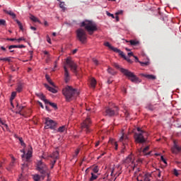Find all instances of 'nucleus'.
I'll return each instance as SVG.
<instances>
[{
  "label": "nucleus",
  "instance_id": "obj_32",
  "mask_svg": "<svg viewBox=\"0 0 181 181\" xmlns=\"http://www.w3.org/2000/svg\"><path fill=\"white\" fill-rule=\"evenodd\" d=\"M16 22L17 25H18L21 30H23V26L22 25V23H21V21H19V20H16Z\"/></svg>",
  "mask_w": 181,
  "mask_h": 181
},
{
  "label": "nucleus",
  "instance_id": "obj_60",
  "mask_svg": "<svg viewBox=\"0 0 181 181\" xmlns=\"http://www.w3.org/2000/svg\"><path fill=\"white\" fill-rule=\"evenodd\" d=\"M161 160L163 161L164 163H166V160L164 159L163 156H161Z\"/></svg>",
  "mask_w": 181,
  "mask_h": 181
},
{
  "label": "nucleus",
  "instance_id": "obj_55",
  "mask_svg": "<svg viewBox=\"0 0 181 181\" xmlns=\"http://www.w3.org/2000/svg\"><path fill=\"white\" fill-rule=\"evenodd\" d=\"M23 108H25L23 106H19L18 110L22 112V110H23Z\"/></svg>",
  "mask_w": 181,
  "mask_h": 181
},
{
  "label": "nucleus",
  "instance_id": "obj_41",
  "mask_svg": "<svg viewBox=\"0 0 181 181\" xmlns=\"http://www.w3.org/2000/svg\"><path fill=\"white\" fill-rule=\"evenodd\" d=\"M106 15H107V16H111V18H112V19L115 18V16H114V14H112L111 13L106 11Z\"/></svg>",
  "mask_w": 181,
  "mask_h": 181
},
{
  "label": "nucleus",
  "instance_id": "obj_62",
  "mask_svg": "<svg viewBox=\"0 0 181 181\" xmlns=\"http://www.w3.org/2000/svg\"><path fill=\"white\" fill-rule=\"evenodd\" d=\"M50 60V54H48V56L47 57V62Z\"/></svg>",
  "mask_w": 181,
  "mask_h": 181
},
{
  "label": "nucleus",
  "instance_id": "obj_19",
  "mask_svg": "<svg viewBox=\"0 0 181 181\" xmlns=\"http://www.w3.org/2000/svg\"><path fill=\"white\" fill-rule=\"evenodd\" d=\"M127 43H130L131 46H138L139 41L135 40H131L130 41L126 40Z\"/></svg>",
  "mask_w": 181,
  "mask_h": 181
},
{
  "label": "nucleus",
  "instance_id": "obj_42",
  "mask_svg": "<svg viewBox=\"0 0 181 181\" xmlns=\"http://www.w3.org/2000/svg\"><path fill=\"white\" fill-rule=\"evenodd\" d=\"M3 62H11V57H6L1 59Z\"/></svg>",
  "mask_w": 181,
  "mask_h": 181
},
{
  "label": "nucleus",
  "instance_id": "obj_35",
  "mask_svg": "<svg viewBox=\"0 0 181 181\" xmlns=\"http://www.w3.org/2000/svg\"><path fill=\"white\" fill-rule=\"evenodd\" d=\"M30 19L33 21V22H39V19L35 17V16H31Z\"/></svg>",
  "mask_w": 181,
  "mask_h": 181
},
{
  "label": "nucleus",
  "instance_id": "obj_13",
  "mask_svg": "<svg viewBox=\"0 0 181 181\" xmlns=\"http://www.w3.org/2000/svg\"><path fill=\"white\" fill-rule=\"evenodd\" d=\"M124 163H127V165H134V156L130 154L125 160Z\"/></svg>",
  "mask_w": 181,
  "mask_h": 181
},
{
  "label": "nucleus",
  "instance_id": "obj_12",
  "mask_svg": "<svg viewBox=\"0 0 181 181\" xmlns=\"http://www.w3.org/2000/svg\"><path fill=\"white\" fill-rule=\"evenodd\" d=\"M64 80L65 83H67L68 81H70V73L69 72V69H67V66H64Z\"/></svg>",
  "mask_w": 181,
  "mask_h": 181
},
{
  "label": "nucleus",
  "instance_id": "obj_45",
  "mask_svg": "<svg viewBox=\"0 0 181 181\" xmlns=\"http://www.w3.org/2000/svg\"><path fill=\"white\" fill-rule=\"evenodd\" d=\"M56 163V160H51V169H53L54 168V164Z\"/></svg>",
  "mask_w": 181,
  "mask_h": 181
},
{
  "label": "nucleus",
  "instance_id": "obj_21",
  "mask_svg": "<svg viewBox=\"0 0 181 181\" xmlns=\"http://www.w3.org/2000/svg\"><path fill=\"white\" fill-rule=\"evenodd\" d=\"M143 77H145L146 78H148V80H156V76L151 74H141Z\"/></svg>",
  "mask_w": 181,
  "mask_h": 181
},
{
  "label": "nucleus",
  "instance_id": "obj_1",
  "mask_svg": "<svg viewBox=\"0 0 181 181\" xmlns=\"http://www.w3.org/2000/svg\"><path fill=\"white\" fill-rule=\"evenodd\" d=\"M137 132H134V138L136 144H145L146 142V137L148 136V133L142 130L140 127H137Z\"/></svg>",
  "mask_w": 181,
  "mask_h": 181
},
{
  "label": "nucleus",
  "instance_id": "obj_27",
  "mask_svg": "<svg viewBox=\"0 0 181 181\" xmlns=\"http://www.w3.org/2000/svg\"><path fill=\"white\" fill-rule=\"evenodd\" d=\"M22 90H23V85L22 84H18L17 88H16V90L18 93H21L22 92Z\"/></svg>",
  "mask_w": 181,
  "mask_h": 181
},
{
  "label": "nucleus",
  "instance_id": "obj_61",
  "mask_svg": "<svg viewBox=\"0 0 181 181\" xmlns=\"http://www.w3.org/2000/svg\"><path fill=\"white\" fill-rule=\"evenodd\" d=\"M77 49H74L72 52L73 54H76V53H77Z\"/></svg>",
  "mask_w": 181,
  "mask_h": 181
},
{
  "label": "nucleus",
  "instance_id": "obj_7",
  "mask_svg": "<svg viewBox=\"0 0 181 181\" xmlns=\"http://www.w3.org/2000/svg\"><path fill=\"white\" fill-rule=\"evenodd\" d=\"M76 36L81 43H84L87 40V33L83 28H79L76 30Z\"/></svg>",
  "mask_w": 181,
  "mask_h": 181
},
{
  "label": "nucleus",
  "instance_id": "obj_33",
  "mask_svg": "<svg viewBox=\"0 0 181 181\" xmlns=\"http://www.w3.org/2000/svg\"><path fill=\"white\" fill-rule=\"evenodd\" d=\"M107 72L109 73V74H112V76H114L115 74V71H114V69L111 68L107 69Z\"/></svg>",
  "mask_w": 181,
  "mask_h": 181
},
{
  "label": "nucleus",
  "instance_id": "obj_37",
  "mask_svg": "<svg viewBox=\"0 0 181 181\" xmlns=\"http://www.w3.org/2000/svg\"><path fill=\"white\" fill-rule=\"evenodd\" d=\"M4 125L5 127V128L6 129H8V124H5L4 122H2V120H1V118H0V127Z\"/></svg>",
  "mask_w": 181,
  "mask_h": 181
},
{
  "label": "nucleus",
  "instance_id": "obj_53",
  "mask_svg": "<svg viewBox=\"0 0 181 181\" xmlns=\"http://www.w3.org/2000/svg\"><path fill=\"white\" fill-rule=\"evenodd\" d=\"M47 42L49 44H52V40L49 37H47Z\"/></svg>",
  "mask_w": 181,
  "mask_h": 181
},
{
  "label": "nucleus",
  "instance_id": "obj_16",
  "mask_svg": "<svg viewBox=\"0 0 181 181\" xmlns=\"http://www.w3.org/2000/svg\"><path fill=\"white\" fill-rule=\"evenodd\" d=\"M44 86H45V88H47V90H48V91L53 93V94H56V93H57V90H56L54 88L50 87L47 83H45Z\"/></svg>",
  "mask_w": 181,
  "mask_h": 181
},
{
  "label": "nucleus",
  "instance_id": "obj_23",
  "mask_svg": "<svg viewBox=\"0 0 181 181\" xmlns=\"http://www.w3.org/2000/svg\"><path fill=\"white\" fill-rule=\"evenodd\" d=\"M119 141L122 142L123 145H125L126 142H128V136H122L119 139Z\"/></svg>",
  "mask_w": 181,
  "mask_h": 181
},
{
  "label": "nucleus",
  "instance_id": "obj_59",
  "mask_svg": "<svg viewBox=\"0 0 181 181\" xmlns=\"http://www.w3.org/2000/svg\"><path fill=\"white\" fill-rule=\"evenodd\" d=\"M128 56L130 57V56H133V57H134V53L133 52H129L128 53Z\"/></svg>",
  "mask_w": 181,
  "mask_h": 181
},
{
  "label": "nucleus",
  "instance_id": "obj_64",
  "mask_svg": "<svg viewBox=\"0 0 181 181\" xmlns=\"http://www.w3.org/2000/svg\"><path fill=\"white\" fill-rule=\"evenodd\" d=\"M144 181H151V180H149L148 177H146V178L144 179Z\"/></svg>",
  "mask_w": 181,
  "mask_h": 181
},
{
  "label": "nucleus",
  "instance_id": "obj_58",
  "mask_svg": "<svg viewBox=\"0 0 181 181\" xmlns=\"http://www.w3.org/2000/svg\"><path fill=\"white\" fill-rule=\"evenodd\" d=\"M45 78L47 81L48 80H50V76H49V75H45Z\"/></svg>",
  "mask_w": 181,
  "mask_h": 181
},
{
  "label": "nucleus",
  "instance_id": "obj_9",
  "mask_svg": "<svg viewBox=\"0 0 181 181\" xmlns=\"http://www.w3.org/2000/svg\"><path fill=\"white\" fill-rule=\"evenodd\" d=\"M105 115L108 117H114V115H118V107H107L105 110Z\"/></svg>",
  "mask_w": 181,
  "mask_h": 181
},
{
  "label": "nucleus",
  "instance_id": "obj_40",
  "mask_svg": "<svg viewBox=\"0 0 181 181\" xmlns=\"http://www.w3.org/2000/svg\"><path fill=\"white\" fill-rule=\"evenodd\" d=\"M148 151H149V146H147L146 148H144L142 151L143 153H146V152H148Z\"/></svg>",
  "mask_w": 181,
  "mask_h": 181
},
{
  "label": "nucleus",
  "instance_id": "obj_63",
  "mask_svg": "<svg viewBox=\"0 0 181 181\" xmlns=\"http://www.w3.org/2000/svg\"><path fill=\"white\" fill-rule=\"evenodd\" d=\"M30 29H31L32 30H36V28H35V27H33V26H31V27H30Z\"/></svg>",
  "mask_w": 181,
  "mask_h": 181
},
{
  "label": "nucleus",
  "instance_id": "obj_39",
  "mask_svg": "<svg viewBox=\"0 0 181 181\" xmlns=\"http://www.w3.org/2000/svg\"><path fill=\"white\" fill-rule=\"evenodd\" d=\"M25 176V173L22 172V173L21 174V176L18 178V181H22L23 180V177Z\"/></svg>",
  "mask_w": 181,
  "mask_h": 181
},
{
  "label": "nucleus",
  "instance_id": "obj_4",
  "mask_svg": "<svg viewBox=\"0 0 181 181\" xmlns=\"http://www.w3.org/2000/svg\"><path fill=\"white\" fill-rule=\"evenodd\" d=\"M120 71L126 76V77H128L129 80L132 81V83H141L139 78L129 70L122 68L120 69Z\"/></svg>",
  "mask_w": 181,
  "mask_h": 181
},
{
  "label": "nucleus",
  "instance_id": "obj_46",
  "mask_svg": "<svg viewBox=\"0 0 181 181\" xmlns=\"http://www.w3.org/2000/svg\"><path fill=\"white\" fill-rule=\"evenodd\" d=\"M78 153H80V150L76 149V151H75V154L74 155V158H76L77 155H78Z\"/></svg>",
  "mask_w": 181,
  "mask_h": 181
},
{
  "label": "nucleus",
  "instance_id": "obj_26",
  "mask_svg": "<svg viewBox=\"0 0 181 181\" xmlns=\"http://www.w3.org/2000/svg\"><path fill=\"white\" fill-rule=\"evenodd\" d=\"M110 144H115V149L117 151V149H118V144L116 143L115 141H114V139H110L109 141Z\"/></svg>",
  "mask_w": 181,
  "mask_h": 181
},
{
  "label": "nucleus",
  "instance_id": "obj_24",
  "mask_svg": "<svg viewBox=\"0 0 181 181\" xmlns=\"http://www.w3.org/2000/svg\"><path fill=\"white\" fill-rule=\"evenodd\" d=\"M96 84H97V81H95V78H92L90 79V87H91L92 88H95Z\"/></svg>",
  "mask_w": 181,
  "mask_h": 181
},
{
  "label": "nucleus",
  "instance_id": "obj_20",
  "mask_svg": "<svg viewBox=\"0 0 181 181\" xmlns=\"http://www.w3.org/2000/svg\"><path fill=\"white\" fill-rule=\"evenodd\" d=\"M65 131H67V126L64 125V126L59 127L57 129V132H60V134H62V132H65Z\"/></svg>",
  "mask_w": 181,
  "mask_h": 181
},
{
  "label": "nucleus",
  "instance_id": "obj_30",
  "mask_svg": "<svg viewBox=\"0 0 181 181\" xmlns=\"http://www.w3.org/2000/svg\"><path fill=\"white\" fill-rule=\"evenodd\" d=\"M33 179L35 181H40V175H33Z\"/></svg>",
  "mask_w": 181,
  "mask_h": 181
},
{
  "label": "nucleus",
  "instance_id": "obj_18",
  "mask_svg": "<svg viewBox=\"0 0 181 181\" xmlns=\"http://www.w3.org/2000/svg\"><path fill=\"white\" fill-rule=\"evenodd\" d=\"M114 52L115 53H118L121 57H122L124 59H127V57L125 56V54H124V52L121 51V49H118V48H116Z\"/></svg>",
  "mask_w": 181,
  "mask_h": 181
},
{
  "label": "nucleus",
  "instance_id": "obj_49",
  "mask_svg": "<svg viewBox=\"0 0 181 181\" xmlns=\"http://www.w3.org/2000/svg\"><path fill=\"white\" fill-rule=\"evenodd\" d=\"M140 63V64H141V66H148V62H139Z\"/></svg>",
  "mask_w": 181,
  "mask_h": 181
},
{
  "label": "nucleus",
  "instance_id": "obj_3",
  "mask_svg": "<svg viewBox=\"0 0 181 181\" xmlns=\"http://www.w3.org/2000/svg\"><path fill=\"white\" fill-rule=\"evenodd\" d=\"M81 26L84 28L90 35H93L97 30V24L93 21L85 20L81 23Z\"/></svg>",
  "mask_w": 181,
  "mask_h": 181
},
{
  "label": "nucleus",
  "instance_id": "obj_11",
  "mask_svg": "<svg viewBox=\"0 0 181 181\" xmlns=\"http://www.w3.org/2000/svg\"><path fill=\"white\" fill-rule=\"evenodd\" d=\"M171 151L173 153H175V155H177L179 153V152L181 151V147L177 146V144H176V141H174V146L171 148Z\"/></svg>",
  "mask_w": 181,
  "mask_h": 181
},
{
  "label": "nucleus",
  "instance_id": "obj_48",
  "mask_svg": "<svg viewBox=\"0 0 181 181\" xmlns=\"http://www.w3.org/2000/svg\"><path fill=\"white\" fill-rule=\"evenodd\" d=\"M173 173L175 176H179V173L177 172V170L175 169Z\"/></svg>",
  "mask_w": 181,
  "mask_h": 181
},
{
  "label": "nucleus",
  "instance_id": "obj_17",
  "mask_svg": "<svg viewBox=\"0 0 181 181\" xmlns=\"http://www.w3.org/2000/svg\"><path fill=\"white\" fill-rule=\"evenodd\" d=\"M25 45H10L8 46V50H12V49H23L25 48Z\"/></svg>",
  "mask_w": 181,
  "mask_h": 181
},
{
  "label": "nucleus",
  "instance_id": "obj_10",
  "mask_svg": "<svg viewBox=\"0 0 181 181\" xmlns=\"http://www.w3.org/2000/svg\"><path fill=\"white\" fill-rule=\"evenodd\" d=\"M66 63L70 67L73 73H74L75 74H77V64L74 63V61H72L71 58H67Z\"/></svg>",
  "mask_w": 181,
  "mask_h": 181
},
{
  "label": "nucleus",
  "instance_id": "obj_22",
  "mask_svg": "<svg viewBox=\"0 0 181 181\" xmlns=\"http://www.w3.org/2000/svg\"><path fill=\"white\" fill-rule=\"evenodd\" d=\"M4 11L5 12V13H7V15H9L10 16H11L13 18V19L16 18V14H15V13L12 12V11L4 10Z\"/></svg>",
  "mask_w": 181,
  "mask_h": 181
},
{
  "label": "nucleus",
  "instance_id": "obj_54",
  "mask_svg": "<svg viewBox=\"0 0 181 181\" xmlns=\"http://www.w3.org/2000/svg\"><path fill=\"white\" fill-rule=\"evenodd\" d=\"M19 141L22 146L25 145V143H23V140L22 139V138H19Z\"/></svg>",
  "mask_w": 181,
  "mask_h": 181
},
{
  "label": "nucleus",
  "instance_id": "obj_43",
  "mask_svg": "<svg viewBox=\"0 0 181 181\" xmlns=\"http://www.w3.org/2000/svg\"><path fill=\"white\" fill-rule=\"evenodd\" d=\"M48 83L51 85V86H52V87H54V88H56V85H54V83H53V81H52V79H48Z\"/></svg>",
  "mask_w": 181,
  "mask_h": 181
},
{
  "label": "nucleus",
  "instance_id": "obj_31",
  "mask_svg": "<svg viewBox=\"0 0 181 181\" xmlns=\"http://www.w3.org/2000/svg\"><path fill=\"white\" fill-rule=\"evenodd\" d=\"M97 177H98V176H97L94 173H91V177L90 178V181L95 180V179H97Z\"/></svg>",
  "mask_w": 181,
  "mask_h": 181
},
{
  "label": "nucleus",
  "instance_id": "obj_50",
  "mask_svg": "<svg viewBox=\"0 0 181 181\" xmlns=\"http://www.w3.org/2000/svg\"><path fill=\"white\" fill-rule=\"evenodd\" d=\"M21 40H25V38L20 37V38H18V39L17 40V42H18V43H21Z\"/></svg>",
  "mask_w": 181,
  "mask_h": 181
},
{
  "label": "nucleus",
  "instance_id": "obj_57",
  "mask_svg": "<svg viewBox=\"0 0 181 181\" xmlns=\"http://www.w3.org/2000/svg\"><path fill=\"white\" fill-rule=\"evenodd\" d=\"M7 40H10L11 42H14V40H16V38H8Z\"/></svg>",
  "mask_w": 181,
  "mask_h": 181
},
{
  "label": "nucleus",
  "instance_id": "obj_36",
  "mask_svg": "<svg viewBox=\"0 0 181 181\" xmlns=\"http://www.w3.org/2000/svg\"><path fill=\"white\" fill-rule=\"evenodd\" d=\"M15 97H16V92H12L11 99H10L11 101H12L13 100H15Z\"/></svg>",
  "mask_w": 181,
  "mask_h": 181
},
{
  "label": "nucleus",
  "instance_id": "obj_14",
  "mask_svg": "<svg viewBox=\"0 0 181 181\" xmlns=\"http://www.w3.org/2000/svg\"><path fill=\"white\" fill-rule=\"evenodd\" d=\"M31 158H32L31 151H28L26 155H25V153L22 155V159L23 160H25V162H29Z\"/></svg>",
  "mask_w": 181,
  "mask_h": 181
},
{
  "label": "nucleus",
  "instance_id": "obj_34",
  "mask_svg": "<svg viewBox=\"0 0 181 181\" xmlns=\"http://www.w3.org/2000/svg\"><path fill=\"white\" fill-rule=\"evenodd\" d=\"M0 26H6V21L0 19Z\"/></svg>",
  "mask_w": 181,
  "mask_h": 181
},
{
  "label": "nucleus",
  "instance_id": "obj_8",
  "mask_svg": "<svg viewBox=\"0 0 181 181\" xmlns=\"http://www.w3.org/2000/svg\"><path fill=\"white\" fill-rule=\"evenodd\" d=\"M45 129H56L57 122L49 117L45 118Z\"/></svg>",
  "mask_w": 181,
  "mask_h": 181
},
{
  "label": "nucleus",
  "instance_id": "obj_2",
  "mask_svg": "<svg viewBox=\"0 0 181 181\" xmlns=\"http://www.w3.org/2000/svg\"><path fill=\"white\" fill-rule=\"evenodd\" d=\"M62 93L66 98V101H70L71 100H73L74 97L78 95L77 90L73 88L71 86H66L62 90Z\"/></svg>",
  "mask_w": 181,
  "mask_h": 181
},
{
  "label": "nucleus",
  "instance_id": "obj_56",
  "mask_svg": "<svg viewBox=\"0 0 181 181\" xmlns=\"http://www.w3.org/2000/svg\"><path fill=\"white\" fill-rule=\"evenodd\" d=\"M115 67H116V69H122V68H120L119 66L118 65V64H115Z\"/></svg>",
  "mask_w": 181,
  "mask_h": 181
},
{
  "label": "nucleus",
  "instance_id": "obj_29",
  "mask_svg": "<svg viewBox=\"0 0 181 181\" xmlns=\"http://www.w3.org/2000/svg\"><path fill=\"white\" fill-rule=\"evenodd\" d=\"M146 108L147 110H149V111H153V110H155L156 107L153 105H147Z\"/></svg>",
  "mask_w": 181,
  "mask_h": 181
},
{
  "label": "nucleus",
  "instance_id": "obj_15",
  "mask_svg": "<svg viewBox=\"0 0 181 181\" xmlns=\"http://www.w3.org/2000/svg\"><path fill=\"white\" fill-rule=\"evenodd\" d=\"M49 157H51L52 159H53L52 160H55V162H57V159H59V151H54V152L49 156Z\"/></svg>",
  "mask_w": 181,
  "mask_h": 181
},
{
  "label": "nucleus",
  "instance_id": "obj_28",
  "mask_svg": "<svg viewBox=\"0 0 181 181\" xmlns=\"http://www.w3.org/2000/svg\"><path fill=\"white\" fill-rule=\"evenodd\" d=\"M40 100L44 101V103H45V104H47V103H49V101L47 100V99H46V97L43 95V94H40Z\"/></svg>",
  "mask_w": 181,
  "mask_h": 181
},
{
  "label": "nucleus",
  "instance_id": "obj_52",
  "mask_svg": "<svg viewBox=\"0 0 181 181\" xmlns=\"http://www.w3.org/2000/svg\"><path fill=\"white\" fill-rule=\"evenodd\" d=\"M122 10H121V11H117V13H116V15L117 16H118V15H122Z\"/></svg>",
  "mask_w": 181,
  "mask_h": 181
},
{
  "label": "nucleus",
  "instance_id": "obj_44",
  "mask_svg": "<svg viewBox=\"0 0 181 181\" xmlns=\"http://www.w3.org/2000/svg\"><path fill=\"white\" fill-rule=\"evenodd\" d=\"M98 166H95L93 169V173H98Z\"/></svg>",
  "mask_w": 181,
  "mask_h": 181
},
{
  "label": "nucleus",
  "instance_id": "obj_6",
  "mask_svg": "<svg viewBox=\"0 0 181 181\" xmlns=\"http://www.w3.org/2000/svg\"><path fill=\"white\" fill-rule=\"evenodd\" d=\"M37 170H38V172H40V173L43 176L49 175V173H47V166H46L45 164L43 162H42V160L37 162Z\"/></svg>",
  "mask_w": 181,
  "mask_h": 181
},
{
  "label": "nucleus",
  "instance_id": "obj_51",
  "mask_svg": "<svg viewBox=\"0 0 181 181\" xmlns=\"http://www.w3.org/2000/svg\"><path fill=\"white\" fill-rule=\"evenodd\" d=\"M25 168H28V164H23V167L21 168L22 170H24Z\"/></svg>",
  "mask_w": 181,
  "mask_h": 181
},
{
  "label": "nucleus",
  "instance_id": "obj_38",
  "mask_svg": "<svg viewBox=\"0 0 181 181\" xmlns=\"http://www.w3.org/2000/svg\"><path fill=\"white\" fill-rule=\"evenodd\" d=\"M47 104L50 105L51 107H52L53 108H57V105H56L54 103L49 102V103H47Z\"/></svg>",
  "mask_w": 181,
  "mask_h": 181
},
{
  "label": "nucleus",
  "instance_id": "obj_47",
  "mask_svg": "<svg viewBox=\"0 0 181 181\" xmlns=\"http://www.w3.org/2000/svg\"><path fill=\"white\" fill-rule=\"evenodd\" d=\"M93 62L95 64V66H98V60H97L95 58H93Z\"/></svg>",
  "mask_w": 181,
  "mask_h": 181
},
{
  "label": "nucleus",
  "instance_id": "obj_5",
  "mask_svg": "<svg viewBox=\"0 0 181 181\" xmlns=\"http://www.w3.org/2000/svg\"><path fill=\"white\" fill-rule=\"evenodd\" d=\"M87 115L86 119L81 123V129L86 131V134H90L91 132L90 129V127H91V119H90V113H87Z\"/></svg>",
  "mask_w": 181,
  "mask_h": 181
},
{
  "label": "nucleus",
  "instance_id": "obj_25",
  "mask_svg": "<svg viewBox=\"0 0 181 181\" xmlns=\"http://www.w3.org/2000/svg\"><path fill=\"white\" fill-rule=\"evenodd\" d=\"M105 46H106V47H108L109 49H110V50H112L113 52L115 50V47H112V45H110V42H105Z\"/></svg>",
  "mask_w": 181,
  "mask_h": 181
}]
</instances>
